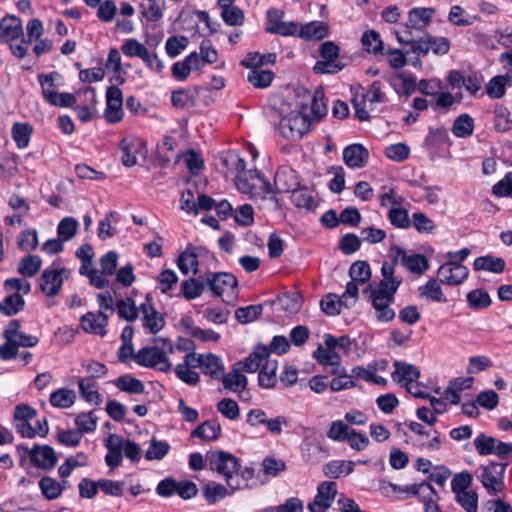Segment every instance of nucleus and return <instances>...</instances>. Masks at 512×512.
Instances as JSON below:
<instances>
[{"mask_svg": "<svg viewBox=\"0 0 512 512\" xmlns=\"http://www.w3.org/2000/svg\"><path fill=\"white\" fill-rule=\"evenodd\" d=\"M148 5L141 4V14L149 22H158L163 18L165 0H147Z\"/></svg>", "mask_w": 512, "mask_h": 512, "instance_id": "obj_42", "label": "nucleus"}, {"mask_svg": "<svg viewBox=\"0 0 512 512\" xmlns=\"http://www.w3.org/2000/svg\"><path fill=\"white\" fill-rule=\"evenodd\" d=\"M337 494V485L333 481H324L317 488L314 501L308 504L310 512H326Z\"/></svg>", "mask_w": 512, "mask_h": 512, "instance_id": "obj_11", "label": "nucleus"}, {"mask_svg": "<svg viewBox=\"0 0 512 512\" xmlns=\"http://www.w3.org/2000/svg\"><path fill=\"white\" fill-rule=\"evenodd\" d=\"M473 268L475 271L485 270L493 273H501L505 268V261L500 257L492 255L481 256L474 260Z\"/></svg>", "mask_w": 512, "mask_h": 512, "instance_id": "obj_33", "label": "nucleus"}, {"mask_svg": "<svg viewBox=\"0 0 512 512\" xmlns=\"http://www.w3.org/2000/svg\"><path fill=\"white\" fill-rule=\"evenodd\" d=\"M236 186L239 191L249 194L254 200H268L272 209L279 208V201L275 196L272 184L256 169L244 172L243 176H236Z\"/></svg>", "mask_w": 512, "mask_h": 512, "instance_id": "obj_2", "label": "nucleus"}, {"mask_svg": "<svg viewBox=\"0 0 512 512\" xmlns=\"http://www.w3.org/2000/svg\"><path fill=\"white\" fill-rule=\"evenodd\" d=\"M76 400V394L73 390L60 388L50 394L49 401L52 406L57 408H69Z\"/></svg>", "mask_w": 512, "mask_h": 512, "instance_id": "obj_44", "label": "nucleus"}, {"mask_svg": "<svg viewBox=\"0 0 512 512\" xmlns=\"http://www.w3.org/2000/svg\"><path fill=\"white\" fill-rule=\"evenodd\" d=\"M205 289V284L195 278L184 280L181 283V292L185 299L192 300L199 297Z\"/></svg>", "mask_w": 512, "mask_h": 512, "instance_id": "obj_60", "label": "nucleus"}, {"mask_svg": "<svg viewBox=\"0 0 512 512\" xmlns=\"http://www.w3.org/2000/svg\"><path fill=\"white\" fill-rule=\"evenodd\" d=\"M507 464L490 462L476 470V477L480 480L489 495H495L503 490V477Z\"/></svg>", "mask_w": 512, "mask_h": 512, "instance_id": "obj_6", "label": "nucleus"}, {"mask_svg": "<svg viewBox=\"0 0 512 512\" xmlns=\"http://www.w3.org/2000/svg\"><path fill=\"white\" fill-rule=\"evenodd\" d=\"M512 84V75H497L489 80L486 93L492 99H500L506 93V87Z\"/></svg>", "mask_w": 512, "mask_h": 512, "instance_id": "obj_26", "label": "nucleus"}, {"mask_svg": "<svg viewBox=\"0 0 512 512\" xmlns=\"http://www.w3.org/2000/svg\"><path fill=\"white\" fill-rule=\"evenodd\" d=\"M217 411L229 420H236L240 415L237 402L231 398H224L217 403Z\"/></svg>", "mask_w": 512, "mask_h": 512, "instance_id": "obj_64", "label": "nucleus"}, {"mask_svg": "<svg viewBox=\"0 0 512 512\" xmlns=\"http://www.w3.org/2000/svg\"><path fill=\"white\" fill-rule=\"evenodd\" d=\"M198 265L199 262L197 254L189 248L183 251L177 260V266L184 275H187L189 272L197 274Z\"/></svg>", "mask_w": 512, "mask_h": 512, "instance_id": "obj_41", "label": "nucleus"}, {"mask_svg": "<svg viewBox=\"0 0 512 512\" xmlns=\"http://www.w3.org/2000/svg\"><path fill=\"white\" fill-rule=\"evenodd\" d=\"M269 356L270 350L266 346L259 345L244 361L237 362L235 366H238L240 370L242 369L245 372L253 373L262 368L266 358Z\"/></svg>", "mask_w": 512, "mask_h": 512, "instance_id": "obj_21", "label": "nucleus"}, {"mask_svg": "<svg viewBox=\"0 0 512 512\" xmlns=\"http://www.w3.org/2000/svg\"><path fill=\"white\" fill-rule=\"evenodd\" d=\"M361 43L365 51L372 54H379L383 52L384 45L380 34L375 30L364 32L361 38Z\"/></svg>", "mask_w": 512, "mask_h": 512, "instance_id": "obj_47", "label": "nucleus"}, {"mask_svg": "<svg viewBox=\"0 0 512 512\" xmlns=\"http://www.w3.org/2000/svg\"><path fill=\"white\" fill-rule=\"evenodd\" d=\"M119 148L122 152V164L126 167L136 165L137 140L131 136L124 137L119 143Z\"/></svg>", "mask_w": 512, "mask_h": 512, "instance_id": "obj_32", "label": "nucleus"}, {"mask_svg": "<svg viewBox=\"0 0 512 512\" xmlns=\"http://www.w3.org/2000/svg\"><path fill=\"white\" fill-rule=\"evenodd\" d=\"M308 97L311 100V115L312 121H320L327 114V105L324 100V93L322 90H316L312 95L308 93Z\"/></svg>", "mask_w": 512, "mask_h": 512, "instance_id": "obj_45", "label": "nucleus"}, {"mask_svg": "<svg viewBox=\"0 0 512 512\" xmlns=\"http://www.w3.org/2000/svg\"><path fill=\"white\" fill-rule=\"evenodd\" d=\"M207 459L211 470L221 474L229 488L239 487L234 480V475L240 468L238 458L225 451H213L207 455Z\"/></svg>", "mask_w": 512, "mask_h": 512, "instance_id": "obj_5", "label": "nucleus"}, {"mask_svg": "<svg viewBox=\"0 0 512 512\" xmlns=\"http://www.w3.org/2000/svg\"><path fill=\"white\" fill-rule=\"evenodd\" d=\"M369 152L361 144H352L344 148L343 160L352 169L363 168L367 165Z\"/></svg>", "mask_w": 512, "mask_h": 512, "instance_id": "obj_20", "label": "nucleus"}, {"mask_svg": "<svg viewBox=\"0 0 512 512\" xmlns=\"http://www.w3.org/2000/svg\"><path fill=\"white\" fill-rule=\"evenodd\" d=\"M388 219L397 228L406 229L410 226L408 211L402 208L401 205L390 209Z\"/></svg>", "mask_w": 512, "mask_h": 512, "instance_id": "obj_63", "label": "nucleus"}, {"mask_svg": "<svg viewBox=\"0 0 512 512\" xmlns=\"http://www.w3.org/2000/svg\"><path fill=\"white\" fill-rule=\"evenodd\" d=\"M80 323L84 331L99 336H105L108 315L103 311H99L98 313L88 312L81 317Z\"/></svg>", "mask_w": 512, "mask_h": 512, "instance_id": "obj_19", "label": "nucleus"}, {"mask_svg": "<svg viewBox=\"0 0 512 512\" xmlns=\"http://www.w3.org/2000/svg\"><path fill=\"white\" fill-rule=\"evenodd\" d=\"M352 430L344 421L336 420L331 422L327 431V437L333 441L345 442L349 439Z\"/></svg>", "mask_w": 512, "mask_h": 512, "instance_id": "obj_52", "label": "nucleus"}, {"mask_svg": "<svg viewBox=\"0 0 512 512\" xmlns=\"http://www.w3.org/2000/svg\"><path fill=\"white\" fill-rule=\"evenodd\" d=\"M42 265V260L37 255H27L21 259L18 264L17 271L24 277L35 276Z\"/></svg>", "mask_w": 512, "mask_h": 512, "instance_id": "obj_46", "label": "nucleus"}, {"mask_svg": "<svg viewBox=\"0 0 512 512\" xmlns=\"http://www.w3.org/2000/svg\"><path fill=\"white\" fill-rule=\"evenodd\" d=\"M452 133L459 138H466L473 134L474 131V120L468 114H461L458 116L451 128Z\"/></svg>", "mask_w": 512, "mask_h": 512, "instance_id": "obj_38", "label": "nucleus"}, {"mask_svg": "<svg viewBox=\"0 0 512 512\" xmlns=\"http://www.w3.org/2000/svg\"><path fill=\"white\" fill-rule=\"evenodd\" d=\"M343 305L345 306V301L342 297H338L336 294L332 293L326 295L320 301L322 311L329 316L338 315Z\"/></svg>", "mask_w": 512, "mask_h": 512, "instance_id": "obj_59", "label": "nucleus"}, {"mask_svg": "<svg viewBox=\"0 0 512 512\" xmlns=\"http://www.w3.org/2000/svg\"><path fill=\"white\" fill-rule=\"evenodd\" d=\"M390 256L394 264L400 263L412 273L422 274L429 266L424 255L417 253L408 255L404 249L396 245L391 247Z\"/></svg>", "mask_w": 512, "mask_h": 512, "instance_id": "obj_8", "label": "nucleus"}, {"mask_svg": "<svg viewBox=\"0 0 512 512\" xmlns=\"http://www.w3.org/2000/svg\"><path fill=\"white\" fill-rule=\"evenodd\" d=\"M354 465V462L351 460L331 461L324 465L323 473L325 474V476L330 478H339L342 475L351 474L354 470Z\"/></svg>", "mask_w": 512, "mask_h": 512, "instance_id": "obj_35", "label": "nucleus"}, {"mask_svg": "<svg viewBox=\"0 0 512 512\" xmlns=\"http://www.w3.org/2000/svg\"><path fill=\"white\" fill-rule=\"evenodd\" d=\"M263 306L261 304L239 307L235 311V317L241 324L250 323L262 314Z\"/></svg>", "mask_w": 512, "mask_h": 512, "instance_id": "obj_55", "label": "nucleus"}, {"mask_svg": "<svg viewBox=\"0 0 512 512\" xmlns=\"http://www.w3.org/2000/svg\"><path fill=\"white\" fill-rule=\"evenodd\" d=\"M331 374L335 375V377L330 382V388L334 392L351 389L357 386L356 381L353 380L351 375L347 373L345 367H343V372Z\"/></svg>", "mask_w": 512, "mask_h": 512, "instance_id": "obj_58", "label": "nucleus"}, {"mask_svg": "<svg viewBox=\"0 0 512 512\" xmlns=\"http://www.w3.org/2000/svg\"><path fill=\"white\" fill-rule=\"evenodd\" d=\"M79 223L73 217H65L63 218L57 227L58 237L64 241H68L72 239L78 229Z\"/></svg>", "mask_w": 512, "mask_h": 512, "instance_id": "obj_61", "label": "nucleus"}, {"mask_svg": "<svg viewBox=\"0 0 512 512\" xmlns=\"http://www.w3.org/2000/svg\"><path fill=\"white\" fill-rule=\"evenodd\" d=\"M469 275V270L464 265H456L446 261L437 270L439 282L449 286H458L462 284Z\"/></svg>", "mask_w": 512, "mask_h": 512, "instance_id": "obj_12", "label": "nucleus"}, {"mask_svg": "<svg viewBox=\"0 0 512 512\" xmlns=\"http://www.w3.org/2000/svg\"><path fill=\"white\" fill-rule=\"evenodd\" d=\"M17 450H24L29 454L31 463L44 470H49L55 467L57 463V456L54 449L48 445H34L29 449L27 446L20 444L17 445Z\"/></svg>", "mask_w": 512, "mask_h": 512, "instance_id": "obj_9", "label": "nucleus"}, {"mask_svg": "<svg viewBox=\"0 0 512 512\" xmlns=\"http://www.w3.org/2000/svg\"><path fill=\"white\" fill-rule=\"evenodd\" d=\"M157 341L162 343V347H143L133 354L132 357L142 367L154 368L160 372H168L171 370L172 364L167 358V354L172 353L174 347L169 339L161 338Z\"/></svg>", "mask_w": 512, "mask_h": 512, "instance_id": "obj_3", "label": "nucleus"}, {"mask_svg": "<svg viewBox=\"0 0 512 512\" xmlns=\"http://www.w3.org/2000/svg\"><path fill=\"white\" fill-rule=\"evenodd\" d=\"M45 100L54 106L71 107L76 103V98L72 93H58L54 90L45 91Z\"/></svg>", "mask_w": 512, "mask_h": 512, "instance_id": "obj_56", "label": "nucleus"}, {"mask_svg": "<svg viewBox=\"0 0 512 512\" xmlns=\"http://www.w3.org/2000/svg\"><path fill=\"white\" fill-rule=\"evenodd\" d=\"M212 292L217 296L224 293H233L238 286L237 278L226 272L211 273L206 278Z\"/></svg>", "mask_w": 512, "mask_h": 512, "instance_id": "obj_15", "label": "nucleus"}, {"mask_svg": "<svg viewBox=\"0 0 512 512\" xmlns=\"http://www.w3.org/2000/svg\"><path fill=\"white\" fill-rule=\"evenodd\" d=\"M313 357L319 364L325 367H331L329 373L343 372V366L341 365L342 358L336 351L325 349L320 345L313 352Z\"/></svg>", "mask_w": 512, "mask_h": 512, "instance_id": "obj_23", "label": "nucleus"}, {"mask_svg": "<svg viewBox=\"0 0 512 512\" xmlns=\"http://www.w3.org/2000/svg\"><path fill=\"white\" fill-rule=\"evenodd\" d=\"M24 299L19 293L8 295L5 299L0 302V311L7 315L12 316L17 314L24 306Z\"/></svg>", "mask_w": 512, "mask_h": 512, "instance_id": "obj_53", "label": "nucleus"}, {"mask_svg": "<svg viewBox=\"0 0 512 512\" xmlns=\"http://www.w3.org/2000/svg\"><path fill=\"white\" fill-rule=\"evenodd\" d=\"M328 24L323 21H312L301 26L299 36L308 40H321L328 34Z\"/></svg>", "mask_w": 512, "mask_h": 512, "instance_id": "obj_30", "label": "nucleus"}, {"mask_svg": "<svg viewBox=\"0 0 512 512\" xmlns=\"http://www.w3.org/2000/svg\"><path fill=\"white\" fill-rule=\"evenodd\" d=\"M169 450L170 445L167 442L153 438L146 450L145 458L147 460H161L168 454Z\"/></svg>", "mask_w": 512, "mask_h": 512, "instance_id": "obj_62", "label": "nucleus"}, {"mask_svg": "<svg viewBox=\"0 0 512 512\" xmlns=\"http://www.w3.org/2000/svg\"><path fill=\"white\" fill-rule=\"evenodd\" d=\"M393 366L395 371L392 373V379L397 383L404 382L408 386L420 377V370L412 364L395 361Z\"/></svg>", "mask_w": 512, "mask_h": 512, "instance_id": "obj_24", "label": "nucleus"}, {"mask_svg": "<svg viewBox=\"0 0 512 512\" xmlns=\"http://www.w3.org/2000/svg\"><path fill=\"white\" fill-rule=\"evenodd\" d=\"M33 128L28 123L16 122L12 126L11 134L19 149H24L29 145Z\"/></svg>", "mask_w": 512, "mask_h": 512, "instance_id": "obj_39", "label": "nucleus"}, {"mask_svg": "<svg viewBox=\"0 0 512 512\" xmlns=\"http://www.w3.org/2000/svg\"><path fill=\"white\" fill-rule=\"evenodd\" d=\"M201 370L205 375H209L214 379H220L224 371V365L220 357L212 353L204 354Z\"/></svg>", "mask_w": 512, "mask_h": 512, "instance_id": "obj_34", "label": "nucleus"}, {"mask_svg": "<svg viewBox=\"0 0 512 512\" xmlns=\"http://www.w3.org/2000/svg\"><path fill=\"white\" fill-rule=\"evenodd\" d=\"M450 144L448 131L444 127L430 128L424 140L425 147L429 149L439 148L443 145Z\"/></svg>", "mask_w": 512, "mask_h": 512, "instance_id": "obj_40", "label": "nucleus"}, {"mask_svg": "<svg viewBox=\"0 0 512 512\" xmlns=\"http://www.w3.org/2000/svg\"><path fill=\"white\" fill-rule=\"evenodd\" d=\"M273 191L278 193L293 192L299 187V180L297 172L287 166L281 167L277 170L274 177Z\"/></svg>", "mask_w": 512, "mask_h": 512, "instance_id": "obj_16", "label": "nucleus"}, {"mask_svg": "<svg viewBox=\"0 0 512 512\" xmlns=\"http://www.w3.org/2000/svg\"><path fill=\"white\" fill-rule=\"evenodd\" d=\"M117 313L120 318L126 321H134L138 317V309L131 298L121 299L116 303Z\"/></svg>", "mask_w": 512, "mask_h": 512, "instance_id": "obj_57", "label": "nucleus"}, {"mask_svg": "<svg viewBox=\"0 0 512 512\" xmlns=\"http://www.w3.org/2000/svg\"><path fill=\"white\" fill-rule=\"evenodd\" d=\"M298 106L299 111H292L283 116L279 122V130L287 139H300L310 128L312 120L306 113L307 106L302 102H299Z\"/></svg>", "mask_w": 512, "mask_h": 512, "instance_id": "obj_4", "label": "nucleus"}, {"mask_svg": "<svg viewBox=\"0 0 512 512\" xmlns=\"http://www.w3.org/2000/svg\"><path fill=\"white\" fill-rule=\"evenodd\" d=\"M114 384L120 391L129 394H142L145 391L143 382L131 375H122L118 377Z\"/></svg>", "mask_w": 512, "mask_h": 512, "instance_id": "obj_37", "label": "nucleus"}, {"mask_svg": "<svg viewBox=\"0 0 512 512\" xmlns=\"http://www.w3.org/2000/svg\"><path fill=\"white\" fill-rule=\"evenodd\" d=\"M24 36L22 21L14 15H6L0 20V42L10 43Z\"/></svg>", "mask_w": 512, "mask_h": 512, "instance_id": "obj_17", "label": "nucleus"}, {"mask_svg": "<svg viewBox=\"0 0 512 512\" xmlns=\"http://www.w3.org/2000/svg\"><path fill=\"white\" fill-rule=\"evenodd\" d=\"M274 73L270 70H262L260 68L252 69L247 80L256 88H267L273 81Z\"/></svg>", "mask_w": 512, "mask_h": 512, "instance_id": "obj_49", "label": "nucleus"}, {"mask_svg": "<svg viewBox=\"0 0 512 512\" xmlns=\"http://www.w3.org/2000/svg\"><path fill=\"white\" fill-rule=\"evenodd\" d=\"M140 312L143 315V326L149 329L150 333L156 334L163 329L165 325V319L154 308L151 303V297L149 295L146 296V302L141 304Z\"/></svg>", "mask_w": 512, "mask_h": 512, "instance_id": "obj_18", "label": "nucleus"}, {"mask_svg": "<svg viewBox=\"0 0 512 512\" xmlns=\"http://www.w3.org/2000/svg\"><path fill=\"white\" fill-rule=\"evenodd\" d=\"M351 280L366 284L371 278V269L367 261H355L349 269Z\"/></svg>", "mask_w": 512, "mask_h": 512, "instance_id": "obj_50", "label": "nucleus"}, {"mask_svg": "<svg viewBox=\"0 0 512 512\" xmlns=\"http://www.w3.org/2000/svg\"><path fill=\"white\" fill-rule=\"evenodd\" d=\"M292 202L296 207L304 208L308 211H312L318 206L312 192L307 188H296L292 192Z\"/></svg>", "mask_w": 512, "mask_h": 512, "instance_id": "obj_43", "label": "nucleus"}, {"mask_svg": "<svg viewBox=\"0 0 512 512\" xmlns=\"http://www.w3.org/2000/svg\"><path fill=\"white\" fill-rule=\"evenodd\" d=\"M276 370L277 362L270 360L269 357L266 358L258 375V382L262 388H272L275 386L277 381Z\"/></svg>", "mask_w": 512, "mask_h": 512, "instance_id": "obj_36", "label": "nucleus"}, {"mask_svg": "<svg viewBox=\"0 0 512 512\" xmlns=\"http://www.w3.org/2000/svg\"><path fill=\"white\" fill-rule=\"evenodd\" d=\"M221 434V426L217 420H207L196 427L192 433V437L200 438L204 441L216 440Z\"/></svg>", "mask_w": 512, "mask_h": 512, "instance_id": "obj_29", "label": "nucleus"}, {"mask_svg": "<svg viewBox=\"0 0 512 512\" xmlns=\"http://www.w3.org/2000/svg\"><path fill=\"white\" fill-rule=\"evenodd\" d=\"M419 297L428 301L446 303L447 298L443 293L440 283L434 279H429L425 285L418 288Z\"/></svg>", "mask_w": 512, "mask_h": 512, "instance_id": "obj_25", "label": "nucleus"}, {"mask_svg": "<svg viewBox=\"0 0 512 512\" xmlns=\"http://www.w3.org/2000/svg\"><path fill=\"white\" fill-rule=\"evenodd\" d=\"M409 429L419 436V439L416 441V445L420 448L437 451L442 447V439L441 434L437 430H433L432 433L425 430L424 427L418 423L411 421L407 424Z\"/></svg>", "mask_w": 512, "mask_h": 512, "instance_id": "obj_14", "label": "nucleus"}, {"mask_svg": "<svg viewBox=\"0 0 512 512\" xmlns=\"http://www.w3.org/2000/svg\"><path fill=\"white\" fill-rule=\"evenodd\" d=\"M402 283V279L397 280H380L378 287L374 288L371 284H368L363 289V294H367L368 296H379L384 298H389L390 301H395V293Z\"/></svg>", "mask_w": 512, "mask_h": 512, "instance_id": "obj_22", "label": "nucleus"}, {"mask_svg": "<svg viewBox=\"0 0 512 512\" xmlns=\"http://www.w3.org/2000/svg\"><path fill=\"white\" fill-rule=\"evenodd\" d=\"M435 10L433 8H414L410 10L405 26L396 32L397 40L410 46L413 53L427 54V46L423 37L427 35L425 28L431 21Z\"/></svg>", "mask_w": 512, "mask_h": 512, "instance_id": "obj_1", "label": "nucleus"}, {"mask_svg": "<svg viewBox=\"0 0 512 512\" xmlns=\"http://www.w3.org/2000/svg\"><path fill=\"white\" fill-rule=\"evenodd\" d=\"M371 300L373 308L376 310V318L381 322H390L395 318V311L390 308L394 301L389 298L379 296H368Z\"/></svg>", "mask_w": 512, "mask_h": 512, "instance_id": "obj_28", "label": "nucleus"}, {"mask_svg": "<svg viewBox=\"0 0 512 512\" xmlns=\"http://www.w3.org/2000/svg\"><path fill=\"white\" fill-rule=\"evenodd\" d=\"M221 377L224 388L234 393H240L246 388L247 378L240 373L238 366H235L229 373L222 374Z\"/></svg>", "mask_w": 512, "mask_h": 512, "instance_id": "obj_27", "label": "nucleus"}, {"mask_svg": "<svg viewBox=\"0 0 512 512\" xmlns=\"http://www.w3.org/2000/svg\"><path fill=\"white\" fill-rule=\"evenodd\" d=\"M39 487L43 496L48 500H54L58 498L63 491L61 484L51 477H43L39 481Z\"/></svg>", "mask_w": 512, "mask_h": 512, "instance_id": "obj_54", "label": "nucleus"}, {"mask_svg": "<svg viewBox=\"0 0 512 512\" xmlns=\"http://www.w3.org/2000/svg\"><path fill=\"white\" fill-rule=\"evenodd\" d=\"M79 391L83 399L89 403L99 405L102 402V397L98 392V386L92 378H81L78 381Z\"/></svg>", "mask_w": 512, "mask_h": 512, "instance_id": "obj_31", "label": "nucleus"}, {"mask_svg": "<svg viewBox=\"0 0 512 512\" xmlns=\"http://www.w3.org/2000/svg\"><path fill=\"white\" fill-rule=\"evenodd\" d=\"M107 107L104 112L105 119L110 124L118 123L123 118V95L120 88L110 86L106 91Z\"/></svg>", "mask_w": 512, "mask_h": 512, "instance_id": "obj_13", "label": "nucleus"}, {"mask_svg": "<svg viewBox=\"0 0 512 512\" xmlns=\"http://www.w3.org/2000/svg\"><path fill=\"white\" fill-rule=\"evenodd\" d=\"M466 298L469 307L474 310L485 309L492 303L489 294L482 289H475L468 292Z\"/></svg>", "mask_w": 512, "mask_h": 512, "instance_id": "obj_51", "label": "nucleus"}, {"mask_svg": "<svg viewBox=\"0 0 512 512\" xmlns=\"http://www.w3.org/2000/svg\"><path fill=\"white\" fill-rule=\"evenodd\" d=\"M70 277V271L66 268H47L39 279L40 290L48 297L57 295L63 285L64 279Z\"/></svg>", "mask_w": 512, "mask_h": 512, "instance_id": "obj_7", "label": "nucleus"}, {"mask_svg": "<svg viewBox=\"0 0 512 512\" xmlns=\"http://www.w3.org/2000/svg\"><path fill=\"white\" fill-rule=\"evenodd\" d=\"M37 411L28 404H18L14 408L13 421L16 431L23 438L32 439L35 437L30 421L36 418Z\"/></svg>", "mask_w": 512, "mask_h": 512, "instance_id": "obj_10", "label": "nucleus"}, {"mask_svg": "<svg viewBox=\"0 0 512 512\" xmlns=\"http://www.w3.org/2000/svg\"><path fill=\"white\" fill-rule=\"evenodd\" d=\"M494 129L497 132H508L512 129V121L510 119V112L507 107L503 105H496L494 109Z\"/></svg>", "mask_w": 512, "mask_h": 512, "instance_id": "obj_48", "label": "nucleus"}]
</instances>
